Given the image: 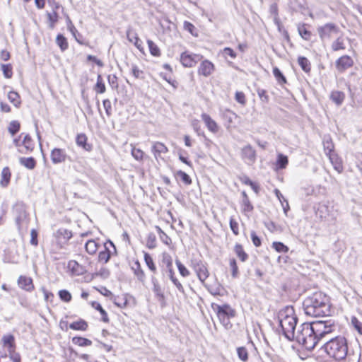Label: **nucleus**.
I'll return each mask as SVG.
<instances>
[{
  "instance_id": "f257e3e1",
  "label": "nucleus",
  "mask_w": 362,
  "mask_h": 362,
  "mask_svg": "<svg viewBox=\"0 0 362 362\" xmlns=\"http://www.w3.org/2000/svg\"><path fill=\"white\" fill-rule=\"evenodd\" d=\"M331 307L329 297L321 291L308 296L303 302L305 314L313 317L326 318L330 316Z\"/></svg>"
},
{
  "instance_id": "f03ea898",
  "label": "nucleus",
  "mask_w": 362,
  "mask_h": 362,
  "mask_svg": "<svg viewBox=\"0 0 362 362\" xmlns=\"http://www.w3.org/2000/svg\"><path fill=\"white\" fill-rule=\"evenodd\" d=\"M278 320L284 337L289 341L294 340L298 317L293 306L288 305L280 310L278 313Z\"/></svg>"
},
{
  "instance_id": "7ed1b4c3",
  "label": "nucleus",
  "mask_w": 362,
  "mask_h": 362,
  "mask_svg": "<svg viewBox=\"0 0 362 362\" xmlns=\"http://www.w3.org/2000/svg\"><path fill=\"white\" fill-rule=\"evenodd\" d=\"M329 356L336 360H343L348 354V344L345 337L338 336L330 339L321 348Z\"/></svg>"
},
{
  "instance_id": "20e7f679",
  "label": "nucleus",
  "mask_w": 362,
  "mask_h": 362,
  "mask_svg": "<svg viewBox=\"0 0 362 362\" xmlns=\"http://www.w3.org/2000/svg\"><path fill=\"white\" fill-rule=\"evenodd\" d=\"M294 339L308 351L313 350L319 342L311 323L308 322L303 323L297 328Z\"/></svg>"
},
{
  "instance_id": "39448f33",
  "label": "nucleus",
  "mask_w": 362,
  "mask_h": 362,
  "mask_svg": "<svg viewBox=\"0 0 362 362\" xmlns=\"http://www.w3.org/2000/svg\"><path fill=\"white\" fill-rule=\"evenodd\" d=\"M211 308L216 313L221 323L226 329L231 328L232 324L230 322V319L235 316V310L232 308L230 305L226 303L221 305L216 303H212Z\"/></svg>"
},
{
  "instance_id": "423d86ee",
  "label": "nucleus",
  "mask_w": 362,
  "mask_h": 362,
  "mask_svg": "<svg viewBox=\"0 0 362 362\" xmlns=\"http://www.w3.org/2000/svg\"><path fill=\"white\" fill-rule=\"evenodd\" d=\"M310 323L315 332V337H317L319 341L327 334L332 333L337 327L334 320L330 318L316 320Z\"/></svg>"
},
{
  "instance_id": "0eeeda50",
  "label": "nucleus",
  "mask_w": 362,
  "mask_h": 362,
  "mask_svg": "<svg viewBox=\"0 0 362 362\" xmlns=\"http://www.w3.org/2000/svg\"><path fill=\"white\" fill-rule=\"evenodd\" d=\"M12 212L15 216L16 225L20 230L28 216L25 204L21 201L17 202L13 206Z\"/></svg>"
},
{
  "instance_id": "6e6552de",
  "label": "nucleus",
  "mask_w": 362,
  "mask_h": 362,
  "mask_svg": "<svg viewBox=\"0 0 362 362\" xmlns=\"http://www.w3.org/2000/svg\"><path fill=\"white\" fill-rule=\"evenodd\" d=\"M339 28L332 23H327L317 28V33L322 41L330 40L333 35L339 33Z\"/></svg>"
},
{
  "instance_id": "1a4fd4ad",
  "label": "nucleus",
  "mask_w": 362,
  "mask_h": 362,
  "mask_svg": "<svg viewBox=\"0 0 362 362\" xmlns=\"http://www.w3.org/2000/svg\"><path fill=\"white\" fill-rule=\"evenodd\" d=\"M191 266L197 274V276L202 283L209 277V272L206 267V263L200 259H192Z\"/></svg>"
},
{
  "instance_id": "9d476101",
  "label": "nucleus",
  "mask_w": 362,
  "mask_h": 362,
  "mask_svg": "<svg viewBox=\"0 0 362 362\" xmlns=\"http://www.w3.org/2000/svg\"><path fill=\"white\" fill-rule=\"evenodd\" d=\"M202 57L199 54H189L187 52H185L181 54L180 62L185 67H192Z\"/></svg>"
},
{
  "instance_id": "9b49d317",
  "label": "nucleus",
  "mask_w": 362,
  "mask_h": 362,
  "mask_svg": "<svg viewBox=\"0 0 362 362\" xmlns=\"http://www.w3.org/2000/svg\"><path fill=\"white\" fill-rule=\"evenodd\" d=\"M104 250L100 251L98 255V261L105 264L107 263L111 257V251L110 247H112L116 251V247L113 243L110 240L105 243L103 245Z\"/></svg>"
},
{
  "instance_id": "f8f14e48",
  "label": "nucleus",
  "mask_w": 362,
  "mask_h": 362,
  "mask_svg": "<svg viewBox=\"0 0 362 362\" xmlns=\"http://www.w3.org/2000/svg\"><path fill=\"white\" fill-rule=\"evenodd\" d=\"M354 65L352 58L348 55H343L339 57L335 63L336 69L339 72H344Z\"/></svg>"
},
{
  "instance_id": "ddd939ff",
  "label": "nucleus",
  "mask_w": 362,
  "mask_h": 362,
  "mask_svg": "<svg viewBox=\"0 0 362 362\" xmlns=\"http://www.w3.org/2000/svg\"><path fill=\"white\" fill-rule=\"evenodd\" d=\"M17 283L20 288L27 292H32L35 289L32 278L27 276L21 275L18 279Z\"/></svg>"
},
{
  "instance_id": "4468645a",
  "label": "nucleus",
  "mask_w": 362,
  "mask_h": 362,
  "mask_svg": "<svg viewBox=\"0 0 362 362\" xmlns=\"http://www.w3.org/2000/svg\"><path fill=\"white\" fill-rule=\"evenodd\" d=\"M50 157L51 160L54 164H59L65 162L68 156L65 152V150L59 148H54L51 151Z\"/></svg>"
},
{
  "instance_id": "2eb2a0df",
  "label": "nucleus",
  "mask_w": 362,
  "mask_h": 362,
  "mask_svg": "<svg viewBox=\"0 0 362 362\" xmlns=\"http://www.w3.org/2000/svg\"><path fill=\"white\" fill-rule=\"evenodd\" d=\"M35 148V144L29 134H25L22 141V148H18L19 153L23 154H27L33 151Z\"/></svg>"
},
{
  "instance_id": "dca6fc26",
  "label": "nucleus",
  "mask_w": 362,
  "mask_h": 362,
  "mask_svg": "<svg viewBox=\"0 0 362 362\" xmlns=\"http://www.w3.org/2000/svg\"><path fill=\"white\" fill-rule=\"evenodd\" d=\"M214 70V65L209 60H204L200 64L198 69V74L204 76H209Z\"/></svg>"
},
{
  "instance_id": "f3484780",
  "label": "nucleus",
  "mask_w": 362,
  "mask_h": 362,
  "mask_svg": "<svg viewBox=\"0 0 362 362\" xmlns=\"http://www.w3.org/2000/svg\"><path fill=\"white\" fill-rule=\"evenodd\" d=\"M151 282L153 284V291L155 294V296L159 302L163 303L165 301V296L163 288L159 284L158 279L156 277L152 276Z\"/></svg>"
},
{
  "instance_id": "a211bd4d",
  "label": "nucleus",
  "mask_w": 362,
  "mask_h": 362,
  "mask_svg": "<svg viewBox=\"0 0 362 362\" xmlns=\"http://www.w3.org/2000/svg\"><path fill=\"white\" fill-rule=\"evenodd\" d=\"M161 272L163 276H167L172 281V282L176 286L179 291H180L182 293H185V290L182 285L175 276V272L173 271V269H169L168 270H162Z\"/></svg>"
},
{
  "instance_id": "6ab92c4d",
  "label": "nucleus",
  "mask_w": 362,
  "mask_h": 362,
  "mask_svg": "<svg viewBox=\"0 0 362 362\" xmlns=\"http://www.w3.org/2000/svg\"><path fill=\"white\" fill-rule=\"evenodd\" d=\"M151 151L154 154L156 159H158V157H160L162 153H168V148L164 144L156 141L153 144Z\"/></svg>"
},
{
  "instance_id": "aec40b11",
  "label": "nucleus",
  "mask_w": 362,
  "mask_h": 362,
  "mask_svg": "<svg viewBox=\"0 0 362 362\" xmlns=\"http://www.w3.org/2000/svg\"><path fill=\"white\" fill-rule=\"evenodd\" d=\"M4 346L7 347L9 354L15 352V338L12 334L4 335L2 337Z\"/></svg>"
},
{
  "instance_id": "412c9836",
  "label": "nucleus",
  "mask_w": 362,
  "mask_h": 362,
  "mask_svg": "<svg viewBox=\"0 0 362 362\" xmlns=\"http://www.w3.org/2000/svg\"><path fill=\"white\" fill-rule=\"evenodd\" d=\"M201 117L210 132L216 133L218 131L217 123L209 115L203 113Z\"/></svg>"
},
{
  "instance_id": "4be33fe9",
  "label": "nucleus",
  "mask_w": 362,
  "mask_h": 362,
  "mask_svg": "<svg viewBox=\"0 0 362 362\" xmlns=\"http://www.w3.org/2000/svg\"><path fill=\"white\" fill-rule=\"evenodd\" d=\"M87 140L88 138L85 134H79L76 136V143L78 146L89 152L92 150L93 146L88 144Z\"/></svg>"
},
{
  "instance_id": "5701e85b",
  "label": "nucleus",
  "mask_w": 362,
  "mask_h": 362,
  "mask_svg": "<svg viewBox=\"0 0 362 362\" xmlns=\"http://www.w3.org/2000/svg\"><path fill=\"white\" fill-rule=\"evenodd\" d=\"M242 156L244 159H247L250 163H254L256 158V152L250 145H247L243 148Z\"/></svg>"
},
{
  "instance_id": "b1692460",
  "label": "nucleus",
  "mask_w": 362,
  "mask_h": 362,
  "mask_svg": "<svg viewBox=\"0 0 362 362\" xmlns=\"http://www.w3.org/2000/svg\"><path fill=\"white\" fill-rule=\"evenodd\" d=\"M11 173L8 167H5L3 168L1 173V180H0V185L2 187H6L8 186L10 182Z\"/></svg>"
},
{
  "instance_id": "393cba45",
  "label": "nucleus",
  "mask_w": 362,
  "mask_h": 362,
  "mask_svg": "<svg viewBox=\"0 0 362 362\" xmlns=\"http://www.w3.org/2000/svg\"><path fill=\"white\" fill-rule=\"evenodd\" d=\"M242 196H243V200H242V203H241V206H242L243 212L252 211L254 209V207H253L252 204H251L247 193L245 191H243L242 192Z\"/></svg>"
},
{
  "instance_id": "a878e982",
  "label": "nucleus",
  "mask_w": 362,
  "mask_h": 362,
  "mask_svg": "<svg viewBox=\"0 0 362 362\" xmlns=\"http://www.w3.org/2000/svg\"><path fill=\"white\" fill-rule=\"evenodd\" d=\"M19 163L21 165L29 170H33L36 166V160L33 157H21L19 158Z\"/></svg>"
},
{
  "instance_id": "bb28decb",
  "label": "nucleus",
  "mask_w": 362,
  "mask_h": 362,
  "mask_svg": "<svg viewBox=\"0 0 362 362\" xmlns=\"http://www.w3.org/2000/svg\"><path fill=\"white\" fill-rule=\"evenodd\" d=\"M345 98V94L339 90H334L331 93L330 99L338 106L341 105Z\"/></svg>"
},
{
  "instance_id": "cd10ccee",
  "label": "nucleus",
  "mask_w": 362,
  "mask_h": 362,
  "mask_svg": "<svg viewBox=\"0 0 362 362\" xmlns=\"http://www.w3.org/2000/svg\"><path fill=\"white\" fill-rule=\"evenodd\" d=\"M162 270H168L169 269H173V259L171 256L167 253L163 252L162 255Z\"/></svg>"
},
{
  "instance_id": "c85d7f7f",
  "label": "nucleus",
  "mask_w": 362,
  "mask_h": 362,
  "mask_svg": "<svg viewBox=\"0 0 362 362\" xmlns=\"http://www.w3.org/2000/svg\"><path fill=\"white\" fill-rule=\"evenodd\" d=\"M68 267L72 271L74 274L77 275L83 274L85 271L84 268L74 260H71L69 262Z\"/></svg>"
},
{
  "instance_id": "c756f323",
  "label": "nucleus",
  "mask_w": 362,
  "mask_h": 362,
  "mask_svg": "<svg viewBox=\"0 0 362 362\" xmlns=\"http://www.w3.org/2000/svg\"><path fill=\"white\" fill-rule=\"evenodd\" d=\"M91 305L94 309L97 310L98 311V313H100V315H102L101 320L103 322H109L110 320H109L107 312L103 308V307L98 302L93 301L91 303Z\"/></svg>"
},
{
  "instance_id": "7c9ffc66",
  "label": "nucleus",
  "mask_w": 362,
  "mask_h": 362,
  "mask_svg": "<svg viewBox=\"0 0 362 362\" xmlns=\"http://www.w3.org/2000/svg\"><path fill=\"white\" fill-rule=\"evenodd\" d=\"M298 63L303 71L305 73L310 72L311 64L306 57L302 56L298 57Z\"/></svg>"
},
{
  "instance_id": "2f4dec72",
  "label": "nucleus",
  "mask_w": 362,
  "mask_h": 362,
  "mask_svg": "<svg viewBox=\"0 0 362 362\" xmlns=\"http://www.w3.org/2000/svg\"><path fill=\"white\" fill-rule=\"evenodd\" d=\"M100 245L96 243L94 240H89L85 245L86 252L93 255H95Z\"/></svg>"
},
{
  "instance_id": "473e14b6",
  "label": "nucleus",
  "mask_w": 362,
  "mask_h": 362,
  "mask_svg": "<svg viewBox=\"0 0 362 362\" xmlns=\"http://www.w3.org/2000/svg\"><path fill=\"white\" fill-rule=\"evenodd\" d=\"M234 252L242 262H245L248 259V255L244 251L242 245L240 243L235 245Z\"/></svg>"
},
{
  "instance_id": "72a5a7b5",
  "label": "nucleus",
  "mask_w": 362,
  "mask_h": 362,
  "mask_svg": "<svg viewBox=\"0 0 362 362\" xmlns=\"http://www.w3.org/2000/svg\"><path fill=\"white\" fill-rule=\"evenodd\" d=\"M134 270L135 276L138 278L140 281H144L145 279V274L141 267V264L139 261H136L134 266L132 267Z\"/></svg>"
},
{
  "instance_id": "f704fd0d",
  "label": "nucleus",
  "mask_w": 362,
  "mask_h": 362,
  "mask_svg": "<svg viewBox=\"0 0 362 362\" xmlns=\"http://www.w3.org/2000/svg\"><path fill=\"white\" fill-rule=\"evenodd\" d=\"M69 328L73 330L86 331L88 328V323L83 320H80L71 323Z\"/></svg>"
},
{
  "instance_id": "c9c22d12",
  "label": "nucleus",
  "mask_w": 362,
  "mask_h": 362,
  "mask_svg": "<svg viewBox=\"0 0 362 362\" xmlns=\"http://www.w3.org/2000/svg\"><path fill=\"white\" fill-rule=\"evenodd\" d=\"M305 26V24H299L298 25V32L303 39L310 40L312 33Z\"/></svg>"
},
{
  "instance_id": "e433bc0d",
  "label": "nucleus",
  "mask_w": 362,
  "mask_h": 362,
  "mask_svg": "<svg viewBox=\"0 0 362 362\" xmlns=\"http://www.w3.org/2000/svg\"><path fill=\"white\" fill-rule=\"evenodd\" d=\"M56 43L60 49L64 52L68 49L69 44L66 38L62 34H58L56 37Z\"/></svg>"
},
{
  "instance_id": "4c0bfd02",
  "label": "nucleus",
  "mask_w": 362,
  "mask_h": 362,
  "mask_svg": "<svg viewBox=\"0 0 362 362\" xmlns=\"http://www.w3.org/2000/svg\"><path fill=\"white\" fill-rule=\"evenodd\" d=\"M127 37H128V40L131 42H133L134 45L139 50H141L142 49V46H141L142 42L136 33L128 31L127 32Z\"/></svg>"
},
{
  "instance_id": "58836bf2",
  "label": "nucleus",
  "mask_w": 362,
  "mask_h": 362,
  "mask_svg": "<svg viewBox=\"0 0 362 362\" xmlns=\"http://www.w3.org/2000/svg\"><path fill=\"white\" fill-rule=\"evenodd\" d=\"M331 48L334 52L345 49L346 47L344 45V39L341 37H337L332 43Z\"/></svg>"
},
{
  "instance_id": "ea45409f",
  "label": "nucleus",
  "mask_w": 362,
  "mask_h": 362,
  "mask_svg": "<svg viewBox=\"0 0 362 362\" xmlns=\"http://www.w3.org/2000/svg\"><path fill=\"white\" fill-rule=\"evenodd\" d=\"M273 74L280 85L287 83V80L283 73L278 67L273 68Z\"/></svg>"
},
{
  "instance_id": "a19ab883",
  "label": "nucleus",
  "mask_w": 362,
  "mask_h": 362,
  "mask_svg": "<svg viewBox=\"0 0 362 362\" xmlns=\"http://www.w3.org/2000/svg\"><path fill=\"white\" fill-rule=\"evenodd\" d=\"M72 342L79 346H88L92 344L90 339L81 337H74L72 339Z\"/></svg>"
},
{
  "instance_id": "79ce46f5",
  "label": "nucleus",
  "mask_w": 362,
  "mask_h": 362,
  "mask_svg": "<svg viewBox=\"0 0 362 362\" xmlns=\"http://www.w3.org/2000/svg\"><path fill=\"white\" fill-rule=\"evenodd\" d=\"M175 177L180 178V180L186 185H189L192 184V179L188 174L180 170L176 172Z\"/></svg>"
},
{
  "instance_id": "37998d69",
  "label": "nucleus",
  "mask_w": 362,
  "mask_h": 362,
  "mask_svg": "<svg viewBox=\"0 0 362 362\" xmlns=\"http://www.w3.org/2000/svg\"><path fill=\"white\" fill-rule=\"evenodd\" d=\"M47 18L49 21V28L53 29L55 23L58 21V14L55 10H53L52 13H47Z\"/></svg>"
},
{
  "instance_id": "c03bdc74",
  "label": "nucleus",
  "mask_w": 362,
  "mask_h": 362,
  "mask_svg": "<svg viewBox=\"0 0 362 362\" xmlns=\"http://www.w3.org/2000/svg\"><path fill=\"white\" fill-rule=\"evenodd\" d=\"M147 44L149 48L150 53L154 57H159L160 51L158 47L151 40H147Z\"/></svg>"
},
{
  "instance_id": "a18cd8bd",
  "label": "nucleus",
  "mask_w": 362,
  "mask_h": 362,
  "mask_svg": "<svg viewBox=\"0 0 362 362\" xmlns=\"http://www.w3.org/2000/svg\"><path fill=\"white\" fill-rule=\"evenodd\" d=\"M105 85L103 81L101 75H98L97 77V83L95 86V90L97 93H103L105 92Z\"/></svg>"
},
{
  "instance_id": "49530a36",
  "label": "nucleus",
  "mask_w": 362,
  "mask_h": 362,
  "mask_svg": "<svg viewBox=\"0 0 362 362\" xmlns=\"http://www.w3.org/2000/svg\"><path fill=\"white\" fill-rule=\"evenodd\" d=\"M8 98L16 107L21 104L20 95L16 91H10L8 94Z\"/></svg>"
},
{
  "instance_id": "de8ad7c7",
  "label": "nucleus",
  "mask_w": 362,
  "mask_h": 362,
  "mask_svg": "<svg viewBox=\"0 0 362 362\" xmlns=\"http://www.w3.org/2000/svg\"><path fill=\"white\" fill-rule=\"evenodd\" d=\"M156 229L159 234L160 240L167 245H170L171 243L170 238L159 226H156Z\"/></svg>"
},
{
  "instance_id": "09e8293b",
  "label": "nucleus",
  "mask_w": 362,
  "mask_h": 362,
  "mask_svg": "<svg viewBox=\"0 0 362 362\" xmlns=\"http://www.w3.org/2000/svg\"><path fill=\"white\" fill-rule=\"evenodd\" d=\"M288 157L286 156H284L281 153L278 155L277 160H276V166L279 169H284L286 167L288 164Z\"/></svg>"
},
{
  "instance_id": "8fccbe9b",
  "label": "nucleus",
  "mask_w": 362,
  "mask_h": 362,
  "mask_svg": "<svg viewBox=\"0 0 362 362\" xmlns=\"http://www.w3.org/2000/svg\"><path fill=\"white\" fill-rule=\"evenodd\" d=\"M1 71L5 78H11L13 76V69L11 64H1Z\"/></svg>"
},
{
  "instance_id": "3c124183",
  "label": "nucleus",
  "mask_w": 362,
  "mask_h": 362,
  "mask_svg": "<svg viewBox=\"0 0 362 362\" xmlns=\"http://www.w3.org/2000/svg\"><path fill=\"white\" fill-rule=\"evenodd\" d=\"M144 261H145L146 265L148 266V269L151 272L155 273L156 272V267L153 261L152 257L147 252H144Z\"/></svg>"
},
{
  "instance_id": "603ef678",
  "label": "nucleus",
  "mask_w": 362,
  "mask_h": 362,
  "mask_svg": "<svg viewBox=\"0 0 362 362\" xmlns=\"http://www.w3.org/2000/svg\"><path fill=\"white\" fill-rule=\"evenodd\" d=\"M20 128V123L18 121L13 120L10 122L8 130L12 136H14L17 132H19Z\"/></svg>"
},
{
  "instance_id": "864d4df0",
  "label": "nucleus",
  "mask_w": 362,
  "mask_h": 362,
  "mask_svg": "<svg viewBox=\"0 0 362 362\" xmlns=\"http://www.w3.org/2000/svg\"><path fill=\"white\" fill-rule=\"evenodd\" d=\"M272 247L277 252L286 253L288 251V247L281 242H274L272 243Z\"/></svg>"
},
{
  "instance_id": "5fc2aeb1",
  "label": "nucleus",
  "mask_w": 362,
  "mask_h": 362,
  "mask_svg": "<svg viewBox=\"0 0 362 362\" xmlns=\"http://www.w3.org/2000/svg\"><path fill=\"white\" fill-rule=\"evenodd\" d=\"M237 354L238 358L243 362H246L248 360V352L245 347L240 346L237 349Z\"/></svg>"
},
{
  "instance_id": "6e6d98bb",
  "label": "nucleus",
  "mask_w": 362,
  "mask_h": 362,
  "mask_svg": "<svg viewBox=\"0 0 362 362\" xmlns=\"http://www.w3.org/2000/svg\"><path fill=\"white\" fill-rule=\"evenodd\" d=\"M57 234L59 237H62L65 240H69L73 236L72 232L66 228H59L57 231Z\"/></svg>"
},
{
  "instance_id": "4d7b16f0",
  "label": "nucleus",
  "mask_w": 362,
  "mask_h": 362,
  "mask_svg": "<svg viewBox=\"0 0 362 362\" xmlns=\"http://www.w3.org/2000/svg\"><path fill=\"white\" fill-rule=\"evenodd\" d=\"M175 263L180 275H182L183 277H187L189 275V270L179 259H176Z\"/></svg>"
},
{
  "instance_id": "13d9d810",
  "label": "nucleus",
  "mask_w": 362,
  "mask_h": 362,
  "mask_svg": "<svg viewBox=\"0 0 362 362\" xmlns=\"http://www.w3.org/2000/svg\"><path fill=\"white\" fill-rule=\"evenodd\" d=\"M146 246L149 249H153L156 247V237L154 233H150L148 235Z\"/></svg>"
},
{
  "instance_id": "bf43d9fd",
  "label": "nucleus",
  "mask_w": 362,
  "mask_h": 362,
  "mask_svg": "<svg viewBox=\"0 0 362 362\" xmlns=\"http://www.w3.org/2000/svg\"><path fill=\"white\" fill-rule=\"evenodd\" d=\"M114 303L117 307L123 308H125L127 305L128 300L127 297L124 296L123 297H115L114 299Z\"/></svg>"
},
{
  "instance_id": "052dcab7",
  "label": "nucleus",
  "mask_w": 362,
  "mask_h": 362,
  "mask_svg": "<svg viewBox=\"0 0 362 362\" xmlns=\"http://www.w3.org/2000/svg\"><path fill=\"white\" fill-rule=\"evenodd\" d=\"M59 296L60 299L64 302H69L71 300V295L67 290H60L59 291Z\"/></svg>"
},
{
  "instance_id": "680f3d73",
  "label": "nucleus",
  "mask_w": 362,
  "mask_h": 362,
  "mask_svg": "<svg viewBox=\"0 0 362 362\" xmlns=\"http://www.w3.org/2000/svg\"><path fill=\"white\" fill-rule=\"evenodd\" d=\"M132 155L136 160L141 161L143 160L144 153L141 149L134 147L132 149Z\"/></svg>"
},
{
  "instance_id": "e2e57ef3",
  "label": "nucleus",
  "mask_w": 362,
  "mask_h": 362,
  "mask_svg": "<svg viewBox=\"0 0 362 362\" xmlns=\"http://www.w3.org/2000/svg\"><path fill=\"white\" fill-rule=\"evenodd\" d=\"M230 267L231 268L232 276L233 278H237L238 276V267L236 263V260L234 258L230 259Z\"/></svg>"
},
{
  "instance_id": "0e129e2a",
  "label": "nucleus",
  "mask_w": 362,
  "mask_h": 362,
  "mask_svg": "<svg viewBox=\"0 0 362 362\" xmlns=\"http://www.w3.org/2000/svg\"><path fill=\"white\" fill-rule=\"evenodd\" d=\"M351 324L358 331L360 334H362V322H360L356 317H352Z\"/></svg>"
},
{
  "instance_id": "69168bd1",
  "label": "nucleus",
  "mask_w": 362,
  "mask_h": 362,
  "mask_svg": "<svg viewBox=\"0 0 362 362\" xmlns=\"http://www.w3.org/2000/svg\"><path fill=\"white\" fill-rule=\"evenodd\" d=\"M103 104L107 116L110 117L112 115V105L110 100L109 99H105L103 101Z\"/></svg>"
},
{
  "instance_id": "338daca9",
  "label": "nucleus",
  "mask_w": 362,
  "mask_h": 362,
  "mask_svg": "<svg viewBox=\"0 0 362 362\" xmlns=\"http://www.w3.org/2000/svg\"><path fill=\"white\" fill-rule=\"evenodd\" d=\"M235 100L241 105L246 103L245 95L243 92L236 91L235 95Z\"/></svg>"
},
{
  "instance_id": "774afa93",
  "label": "nucleus",
  "mask_w": 362,
  "mask_h": 362,
  "mask_svg": "<svg viewBox=\"0 0 362 362\" xmlns=\"http://www.w3.org/2000/svg\"><path fill=\"white\" fill-rule=\"evenodd\" d=\"M132 74L136 78H143L142 74L143 71L140 70L138 66L135 64L132 65Z\"/></svg>"
}]
</instances>
